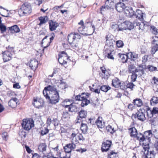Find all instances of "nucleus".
Segmentation results:
<instances>
[{"label": "nucleus", "instance_id": "5fc2aeb1", "mask_svg": "<svg viewBox=\"0 0 158 158\" xmlns=\"http://www.w3.org/2000/svg\"><path fill=\"white\" fill-rule=\"evenodd\" d=\"M153 116L158 114V108L156 107H154L152 110Z\"/></svg>", "mask_w": 158, "mask_h": 158}, {"label": "nucleus", "instance_id": "603ef678", "mask_svg": "<svg viewBox=\"0 0 158 158\" xmlns=\"http://www.w3.org/2000/svg\"><path fill=\"white\" fill-rule=\"evenodd\" d=\"M0 30L2 33L5 32L6 30V27L2 24H0Z\"/></svg>", "mask_w": 158, "mask_h": 158}, {"label": "nucleus", "instance_id": "69168bd1", "mask_svg": "<svg viewBox=\"0 0 158 158\" xmlns=\"http://www.w3.org/2000/svg\"><path fill=\"white\" fill-rule=\"evenodd\" d=\"M112 128V127L111 126L109 125L106 127V129L108 132H110V133L111 131H112V130H111Z\"/></svg>", "mask_w": 158, "mask_h": 158}, {"label": "nucleus", "instance_id": "f03ea898", "mask_svg": "<svg viewBox=\"0 0 158 158\" xmlns=\"http://www.w3.org/2000/svg\"><path fill=\"white\" fill-rule=\"evenodd\" d=\"M130 135L131 137L136 138L140 142L146 141L149 142L150 138L152 136V130H150L145 131L143 134L141 133H138L137 130L135 127H132L129 129Z\"/></svg>", "mask_w": 158, "mask_h": 158}, {"label": "nucleus", "instance_id": "f8f14e48", "mask_svg": "<svg viewBox=\"0 0 158 158\" xmlns=\"http://www.w3.org/2000/svg\"><path fill=\"white\" fill-rule=\"evenodd\" d=\"M80 36L78 34L71 33L68 36V40L69 43L71 44L76 39H80Z\"/></svg>", "mask_w": 158, "mask_h": 158}, {"label": "nucleus", "instance_id": "864d4df0", "mask_svg": "<svg viewBox=\"0 0 158 158\" xmlns=\"http://www.w3.org/2000/svg\"><path fill=\"white\" fill-rule=\"evenodd\" d=\"M78 134H76L74 133H73L71 135V137L72 139V141H75L77 140V136Z\"/></svg>", "mask_w": 158, "mask_h": 158}, {"label": "nucleus", "instance_id": "aec40b11", "mask_svg": "<svg viewBox=\"0 0 158 158\" xmlns=\"http://www.w3.org/2000/svg\"><path fill=\"white\" fill-rule=\"evenodd\" d=\"M95 123L98 128H102L105 126V122H102V118L101 117H98Z\"/></svg>", "mask_w": 158, "mask_h": 158}, {"label": "nucleus", "instance_id": "3c124183", "mask_svg": "<svg viewBox=\"0 0 158 158\" xmlns=\"http://www.w3.org/2000/svg\"><path fill=\"white\" fill-rule=\"evenodd\" d=\"M2 136L3 139L6 141L7 139L8 138V133L6 132H4L2 134Z\"/></svg>", "mask_w": 158, "mask_h": 158}, {"label": "nucleus", "instance_id": "2eb2a0df", "mask_svg": "<svg viewBox=\"0 0 158 158\" xmlns=\"http://www.w3.org/2000/svg\"><path fill=\"white\" fill-rule=\"evenodd\" d=\"M87 115V113L86 111L84 110H81L78 113L79 117H77L76 123H80L81 122V119L85 118Z\"/></svg>", "mask_w": 158, "mask_h": 158}, {"label": "nucleus", "instance_id": "0eeeda50", "mask_svg": "<svg viewBox=\"0 0 158 158\" xmlns=\"http://www.w3.org/2000/svg\"><path fill=\"white\" fill-rule=\"evenodd\" d=\"M145 111L139 109L137 111L135 114H133L131 118L134 120V119L137 118L138 120L142 122L144 121L146 119L145 116Z\"/></svg>", "mask_w": 158, "mask_h": 158}, {"label": "nucleus", "instance_id": "0e129e2a", "mask_svg": "<svg viewBox=\"0 0 158 158\" xmlns=\"http://www.w3.org/2000/svg\"><path fill=\"white\" fill-rule=\"evenodd\" d=\"M13 87L14 88L19 89L20 88V86L19 85V83H16L13 84Z\"/></svg>", "mask_w": 158, "mask_h": 158}, {"label": "nucleus", "instance_id": "ea45409f", "mask_svg": "<svg viewBox=\"0 0 158 158\" xmlns=\"http://www.w3.org/2000/svg\"><path fill=\"white\" fill-rule=\"evenodd\" d=\"M110 25V27L114 31L116 30L118 31V28L119 27V26L118 25L114 23H111Z\"/></svg>", "mask_w": 158, "mask_h": 158}, {"label": "nucleus", "instance_id": "f704fd0d", "mask_svg": "<svg viewBox=\"0 0 158 158\" xmlns=\"http://www.w3.org/2000/svg\"><path fill=\"white\" fill-rule=\"evenodd\" d=\"M58 56L62 58H63L67 60L69 58L67 53L64 51L60 52L58 54Z\"/></svg>", "mask_w": 158, "mask_h": 158}, {"label": "nucleus", "instance_id": "a19ab883", "mask_svg": "<svg viewBox=\"0 0 158 158\" xmlns=\"http://www.w3.org/2000/svg\"><path fill=\"white\" fill-rule=\"evenodd\" d=\"M110 89V87L106 85H102L100 87V89L102 91L106 92Z\"/></svg>", "mask_w": 158, "mask_h": 158}, {"label": "nucleus", "instance_id": "bf43d9fd", "mask_svg": "<svg viewBox=\"0 0 158 158\" xmlns=\"http://www.w3.org/2000/svg\"><path fill=\"white\" fill-rule=\"evenodd\" d=\"M134 86L135 85L133 83H129L127 85V88H129L132 89Z\"/></svg>", "mask_w": 158, "mask_h": 158}, {"label": "nucleus", "instance_id": "8fccbe9b", "mask_svg": "<svg viewBox=\"0 0 158 158\" xmlns=\"http://www.w3.org/2000/svg\"><path fill=\"white\" fill-rule=\"evenodd\" d=\"M116 46L118 48L122 47L124 45V44L123 42L121 40L117 41L116 42Z\"/></svg>", "mask_w": 158, "mask_h": 158}, {"label": "nucleus", "instance_id": "dca6fc26", "mask_svg": "<svg viewBox=\"0 0 158 158\" xmlns=\"http://www.w3.org/2000/svg\"><path fill=\"white\" fill-rule=\"evenodd\" d=\"M124 12L127 16L134 17L135 12L131 8L127 6L124 9Z\"/></svg>", "mask_w": 158, "mask_h": 158}, {"label": "nucleus", "instance_id": "09e8293b", "mask_svg": "<svg viewBox=\"0 0 158 158\" xmlns=\"http://www.w3.org/2000/svg\"><path fill=\"white\" fill-rule=\"evenodd\" d=\"M116 155V153L112 151L108 154V157L109 158H115Z\"/></svg>", "mask_w": 158, "mask_h": 158}, {"label": "nucleus", "instance_id": "cd10ccee", "mask_svg": "<svg viewBox=\"0 0 158 158\" xmlns=\"http://www.w3.org/2000/svg\"><path fill=\"white\" fill-rule=\"evenodd\" d=\"M120 81L119 79L116 78L112 80V85L115 88H118L120 86Z\"/></svg>", "mask_w": 158, "mask_h": 158}, {"label": "nucleus", "instance_id": "79ce46f5", "mask_svg": "<svg viewBox=\"0 0 158 158\" xmlns=\"http://www.w3.org/2000/svg\"><path fill=\"white\" fill-rule=\"evenodd\" d=\"M146 112L147 116L148 117L151 118L153 116L152 110L149 108H147Z\"/></svg>", "mask_w": 158, "mask_h": 158}, {"label": "nucleus", "instance_id": "7c9ffc66", "mask_svg": "<svg viewBox=\"0 0 158 158\" xmlns=\"http://www.w3.org/2000/svg\"><path fill=\"white\" fill-rule=\"evenodd\" d=\"M100 69L102 71V78H106L108 77V73L107 71H106V68L104 67H101Z\"/></svg>", "mask_w": 158, "mask_h": 158}, {"label": "nucleus", "instance_id": "774afa93", "mask_svg": "<svg viewBox=\"0 0 158 158\" xmlns=\"http://www.w3.org/2000/svg\"><path fill=\"white\" fill-rule=\"evenodd\" d=\"M154 146L158 152V141L155 143L154 144Z\"/></svg>", "mask_w": 158, "mask_h": 158}, {"label": "nucleus", "instance_id": "e433bc0d", "mask_svg": "<svg viewBox=\"0 0 158 158\" xmlns=\"http://www.w3.org/2000/svg\"><path fill=\"white\" fill-rule=\"evenodd\" d=\"M150 103L152 105L158 103V98L154 96L150 100Z\"/></svg>", "mask_w": 158, "mask_h": 158}, {"label": "nucleus", "instance_id": "7ed1b4c3", "mask_svg": "<svg viewBox=\"0 0 158 158\" xmlns=\"http://www.w3.org/2000/svg\"><path fill=\"white\" fill-rule=\"evenodd\" d=\"M32 12L31 4L28 2L24 3L19 10L18 13L20 16H27Z\"/></svg>", "mask_w": 158, "mask_h": 158}, {"label": "nucleus", "instance_id": "a211bd4d", "mask_svg": "<svg viewBox=\"0 0 158 158\" xmlns=\"http://www.w3.org/2000/svg\"><path fill=\"white\" fill-rule=\"evenodd\" d=\"M125 5L123 3L119 2L115 5V8L118 12H121L124 11L125 8H126Z\"/></svg>", "mask_w": 158, "mask_h": 158}, {"label": "nucleus", "instance_id": "2f4dec72", "mask_svg": "<svg viewBox=\"0 0 158 158\" xmlns=\"http://www.w3.org/2000/svg\"><path fill=\"white\" fill-rule=\"evenodd\" d=\"M46 145L45 143H41L38 146V149L40 152H43L46 149Z\"/></svg>", "mask_w": 158, "mask_h": 158}, {"label": "nucleus", "instance_id": "c03bdc74", "mask_svg": "<svg viewBox=\"0 0 158 158\" xmlns=\"http://www.w3.org/2000/svg\"><path fill=\"white\" fill-rule=\"evenodd\" d=\"M67 60L64 59L63 58L60 57H59L58 59V61L59 63L61 64H66L67 61L66 60Z\"/></svg>", "mask_w": 158, "mask_h": 158}, {"label": "nucleus", "instance_id": "423d86ee", "mask_svg": "<svg viewBox=\"0 0 158 158\" xmlns=\"http://www.w3.org/2000/svg\"><path fill=\"white\" fill-rule=\"evenodd\" d=\"M34 122L31 118L28 119H24L23 120L21 125L23 129L27 131H29L34 127Z\"/></svg>", "mask_w": 158, "mask_h": 158}, {"label": "nucleus", "instance_id": "473e14b6", "mask_svg": "<svg viewBox=\"0 0 158 158\" xmlns=\"http://www.w3.org/2000/svg\"><path fill=\"white\" fill-rule=\"evenodd\" d=\"M133 103L134 105H136L138 107H140L143 105L142 102L140 99H134Z\"/></svg>", "mask_w": 158, "mask_h": 158}, {"label": "nucleus", "instance_id": "338daca9", "mask_svg": "<svg viewBox=\"0 0 158 158\" xmlns=\"http://www.w3.org/2000/svg\"><path fill=\"white\" fill-rule=\"evenodd\" d=\"M86 151V149L81 148L80 149H77L76 150L77 151L81 153L83 152H85Z\"/></svg>", "mask_w": 158, "mask_h": 158}, {"label": "nucleus", "instance_id": "6e6552de", "mask_svg": "<svg viewBox=\"0 0 158 158\" xmlns=\"http://www.w3.org/2000/svg\"><path fill=\"white\" fill-rule=\"evenodd\" d=\"M115 5L114 0H107L106 1L105 6L101 8V11H105L107 10L113 8Z\"/></svg>", "mask_w": 158, "mask_h": 158}, {"label": "nucleus", "instance_id": "49530a36", "mask_svg": "<svg viewBox=\"0 0 158 158\" xmlns=\"http://www.w3.org/2000/svg\"><path fill=\"white\" fill-rule=\"evenodd\" d=\"M120 86H119V87L121 89L123 90L127 89V85H126V83L124 82L120 81Z\"/></svg>", "mask_w": 158, "mask_h": 158}, {"label": "nucleus", "instance_id": "b1692460", "mask_svg": "<svg viewBox=\"0 0 158 158\" xmlns=\"http://www.w3.org/2000/svg\"><path fill=\"white\" fill-rule=\"evenodd\" d=\"M118 55L120 59L119 60H120L122 63H125L127 62L128 57V53L127 54L119 53Z\"/></svg>", "mask_w": 158, "mask_h": 158}, {"label": "nucleus", "instance_id": "4be33fe9", "mask_svg": "<svg viewBox=\"0 0 158 158\" xmlns=\"http://www.w3.org/2000/svg\"><path fill=\"white\" fill-rule=\"evenodd\" d=\"M49 29L51 31H53L55 30L58 26L57 23L54 22L52 20H50L49 21Z\"/></svg>", "mask_w": 158, "mask_h": 158}, {"label": "nucleus", "instance_id": "20e7f679", "mask_svg": "<svg viewBox=\"0 0 158 158\" xmlns=\"http://www.w3.org/2000/svg\"><path fill=\"white\" fill-rule=\"evenodd\" d=\"M113 36L108 35L106 37V44L105 47L106 50H109L110 51H113V44L115 43V41L113 39Z\"/></svg>", "mask_w": 158, "mask_h": 158}, {"label": "nucleus", "instance_id": "39448f33", "mask_svg": "<svg viewBox=\"0 0 158 158\" xmlns=\"http://www.w3.org/2000/svg\"><path fill=\"white\" fill-rule=\"evenodd\" d=\"M7 50L3 53V59L4 62H7L12 59V53L14 52V48L8 46L6 48Z\"/></svg>", "mask_w": 158, "mask_h": 158}, {"label": "nucleus", "instance_id": "13d9d810", "mask_svg": "<svg viewBox=\"0 0 158 158\" xmlns=\"http://www.w3.org/2000/svg\"><path fill=\"white\" fill-rule=\"evenodd\" d=\"M69 116L70 115L68 112L65 111L63 112L62 114V117L63 118H69Z\"/></svg>", "mask_w": 158, "mask_h": 158}, {"label": "nucleus", "instance_id": "a878e982", "mask_svg": "<svg viewBox=\"0 0 158 158\" xmlns=\"http://www.w3.org/2000/svg\"><path fill=\"white\" fill-rule=\"evenodd\" d=\"M128 56H130V59L133 61L136 60L138 58V54L134 52H130L128 53Z\"/></svg>", "mask_w": 158, "mask_h": 158}, {"label": "nucleus", "instance_id": "6e6d98bb", "mask_svg": "<svg viewBox=\"0 0 158 158\" xmlns=\"http://www.w3.org/2000/svg\"><path fill=\"white\" fill-rule=\"evenodd\" d=\"M137 75L135 73H132L131 76V79L132 81H135L136 79Z\"/></svg>", "mask_w": 158, "mask_h": 158}, {"label": "nucleus", "instance_id": "1a4fd4ad", "mask_svg": "<svg viewBox=\"0 0 158 158\" xmlns=\"http://www.w3.org/2000/svg\"><path fill=\"white\" fill-rule=\"evenodd\" d=\"M147 144L145 145L144 149H145L144 154L145 158H155V153L154 151H149V149L148 147L149 142H148Z\"/></svg>", "mask_w": 158, "mask_h": 158}, {"label": "nucleus", "instance_id": "c85d7f7f", "mask_svg": "<svg viewBox=\"0 0 158 158\" xmlns=\"http://www.w3.org/2000/svg\"><path fill=\"white\" fill-rule=\"evenodd\" d=\"M33 105L36 108H39L42 106V104L41 101L40 100L34 98V102L32 103Z\"/></svg>", "mask_w": 158, "mask_h": 158}, {"label": "nucleus", "instance_id": "f257e3e1", "mask_svg": "<svg viewBox=\"0 0 158 158\" xmlns=\"http://www.w3.org/2000/svg\"><path fill=\"white\" fill-rule=\"evenodd\" d=\"M43 93L46 99L51 104H55L59 102V95L56 88L51 85L45 87Z\"/></svg>", "mask_w": 158, "mask_h": 158}, {"label": "nucleus", "instance_id": "a18cd8bd", "mask_svg": "<svg viewBox=\"0 0 158 158\" xmlns=\"http://www.w3.org/2000/svg\"><path fill=\"white\" fill-rule=\"evenodd\" d=\"M49 132V130L47 127H44V129L41 130L40 134L43 136L47 134Z\"/></svg>", "mask_w": 158, "mask_h": 158}, {"label": "nucleus", "instance_id": "052dcab7", "mask_svg": "<svg viewBox=\"0 0 158 158\" xmlns=\"http://www.w3.org/2000/svg\"><path fill=\"white\" fill-rule=\"evenodd\" d=\"M148 56L147 55H145L143 56L142 58V61L143 62L145 63L147 61Z\"/></svg>", "mask_w": 158, "mask_h": 158}, {"label": "nucleus", "instance_id": "f3484780", "mask_svg": "<svg viewBox=\"0 0 158 158\" xmlns=\"http://www.w3.org/2000/svg\"><path fill=\"white\" fill-rule=\"evenodd\" d=\"M145 14L142 12V11L139 9L136 10V12L135 13L134 17L137 19H138L140 21H143V17L144 15Z\"/></svg>", "mask_w": 158, "mask_h": 158}, {"label": "nucleus", "instance_id": "680f3d73", "mask_svg": "<svg viewBox=\"0 0 158 158\" xmlns=\"http://www.w3.org/2000/svg\"><path fill=\"white\" fill-rule=\"evenodd\" d=\"M135 68V66L132 65H131L129 66L128 69L130 71V72H133L134 71L132 70L133 69H134Z\"/></svg>", "mask_w": 158, "mask_h": 158}, {"label": "nucleus", "instance_id": "bb28decb", "mask_svg": "<svg viewBox=\"0 0 158 158\" xmlns=\"http://www.w3.org/2000/svg\"><path fill=\"white\" fill-rule=\"evenodd\" d=\"M38 61L36 60L31 61L29 67L33 70H35L38 67Z\"/></svg>", "mask_w": 158, "mask_h": 158}, {"label": "nucleus", "instance_id": "4468645a", "mask_svg": "<svg viewBox=\"0 0 158 158\" xmlns=\"http://www.w3.org/2000/svg\"><path fill=\"white\" fill-rule=\"evenodd\" d=\"M55 36L54 35H52L51 37L50 38V41H48V40L47 39L48 36H46L42 40V42H41V45L42 46H43L44 45H43V44L44 43V45H46V43H47V44L44 47V48H46L48 47L50 45V44L52 42V40H53Z\"/></svg>", "mask_w": 158, "mask_h": 158}, {"label": "nucleus", "instance_id": "9d476101", "mask_svg": "<svg viewBox=\"0 0 158 158\" xmlns=\"http://www.w3.org/2000/svg\"><path fill=\"white\" fill-rule=\"evenodd\" d=\"M83 96H84V94H79L76 96L75 97V99L76 100L81 101V106L82 107L87 106L90 103V101L85 98Z\"/></svg>", "mask_w": 158, "mask_h": 158}, {"label": "nucleus", "instance_id": "412c9836", "mask_svg": "<svg viewBox=\"0 0 158 158\" xmlns=\"http://www.w3.org/2000/svg\"><path fill=\"white\" fill-rule=\"evenodd\" d=\"M18 99L16 98L11 99L8 102L9 106L12 108H15L17 106Z\"/></svg>", "mask_w": 158, "mask_h": 158}, {"label": "nucleus", "instance_id": "58836bf2", "mask_svg": "<svg viewBox=\"0 0 158 158\" xmlns=\"http://www.w3.org/2000/svg\"><path fill=\"white\" fill-rule=\"evenodd\" d=\"M76 146V145L74 143H71L67 144L65 146V148H69L71 150H72L75 148Z\"/></svg>", "mask_w": 158, "mask_h": 158}, {"label": "nucleus", "instance_id": "4d7b16f0", "mask_svg": "<svg viewBox=\"0 0 158 158\" xmlns=\"http://www.w3.org/2000/svg\"><path fill=\"white\" fill-rule=\"evenodd\" d=\"M148 68L149 71H151L156 70L157 69L156 67H154L152 65H148Z\"/></svg>", "mask_w": 158, "mask_h": 158}, {"label": "nucleus", "instance_id": "9b49d317", "mask_svg": "<svg viewBox=\"0 0 158 158\" xmlns=\"http://www.w3.org/2000/svg\"><path fill=\"white\" fill-rule=\"evenodd\" d=\"M112 144L111 141L106 140L104 141L102 144L101 149L102 152H107L110 149Z\"/></svg>", "mask_w": 158, "mask_h": 158}, {"label": "nucleus", "instance_id": "de8ad7c7", "mask_svg": "<svg viewBox=\"0 0 158 158\" xmlns=\"http://www.w3.org/2000/svg\"><path fill=\"white\" fill-rule=\"evenodd\" d=\"M151 29L152 30V33L155 35H157L158 33L157 29L155 26H152L150 27Z\"/></svg>", "mask_w": 158, "mask_h": 158}, {"label": "nucleus", "instance_id": "4c0bfd02", "mask_svg": "<svg viewBox=\"0 0 158 158\" xmlns=\"http://www.w3.org/2000/svg\"><path fill=\"white\" fill-rule=\"evenodd\" d=\"M76 141L75 142H79V141H83L85 140V138L83 137L82 134H79L77 135V136Z\"/></svg>", "mask_w": 158, "mask_h": 158}, {"label": "nucleus", "instance_id": "37998d69", "mask_svg": "<svg viewBox=\"0 0 158 158\" xmlns=\"http://www.w3.org/2000/svg\"><path fill=\"white\" fill-rule=\"evenodd\" d=\"M45 17H40L39 18V19L40 21L39 24V25H41L46 22L47 21L45 19Z\"/></svg>", "mask_w": 158, "mask_h": 158}, {"label": "nucleus", "instance_id": "6ab92c4d", "mask_svg": "<svg viewBox=\"0 0 158 158\" xmlns=\"http://www.w3.org/2000/svg\"><path fill=\"white\" fill-rule=\"evenodd\" d=\"M64 107L66 108L69 107V111L71 112H76L77 111V107L75 105L72 104H69L64 105Z\"/></svg>", "mask_w": 158, "mask_h": 158}, {"label": "nucleus", "instance_id": "393cba45", "mask_svg": "<svg viewBox=\"0 0 158 158\" xmlns=\"http://www.w3.org/2000/svg\"><path fill=\"white\" fill-rule=\"evenodd\" d=\"M9 30L11 33H18L20 31V30L17 25H15L11 27H8Z\"/></svg>", "mask_w": 158, "mask_h": 158}, {"label": "nucleus", "instance_id": "c9c22d12", "mask_svg": "<svg viewBox=\"0 0 158 158\" xmlns=\"http://www.w3.org/2000/svg\"><path fill=\"white\" fill-rule=\"evenodd\" d=\"M113 52V51H110L109 50H105V53L108 58L112 60L114 59V57L112 54V52Z\"/></svg>", "mask_w": 158, "mask_h": 158}, {"label": "nucleus", "instance_id": "ddd939ff", "mask_svg": "<svg viewBox=\"0 0 158 158\" xmlns=\"http://www.w3.org/2000/svg\"><path fill=\"white\" fill-rule=\"evenodd\" d=\"M153 44H155L151 48V52L153 55L158 50V37L156 36L153 40Z\"/></svg>", "mask_w": 158, "mask_h": 158}, {"label": "nucleus", "instance_id": "e2e57ef3", "mask_svg": "<svg viewBox=\"0 0 158 158\" xmlns=\"http://www.w3.org/2000/svg\"><path fill=\"white\" fill-rule=\"evenodd\" d=\"M85 28V26H81V27H80L78 28V31L79 32L81 33L83 31L84 29Z\"/></svg>", "mask_w": 158, "mask_h": 158}, {"label": "nucleus", "instance_id": "c756f323", "mask_svg": "<svg viewBox=\"0 0 158 158\" xmlns=\"http://www.w3.org/2000/svg\"><path fill=\"white\" fill-rule=\"evenodd\" d=\"M134 24H135V27H138V28L139 30H143L144 29V27L145 24L143 23H141L138 22L137 20H135L134 21Z\"/></svg>", "mask_w": 158, "mask_h": 158}, {"label": "nucleus", "instance_id": "5701e85b", "mask_svg": "<svg viewBox=\"0 0 158 158\" xmlns=\"http://www.w3.org/2000/svg\"><path fill=\"white\" fill-rule=\"evenodd\" d=\"M123 24L126 26L125 27L126 28L125 29H127L130 30L133 29L135 26V24H134V22L133 23L128 21H125L123 23Z\"/></svg>", "mask_w": 158, "mask_h": 158}, {"label": "nucleus", "instance_id": "72a5a7b5", "mask_svg": "<svg viewBox=\"0 0 158 158\" xmlns=\"http://www.w3.org/2000/svg\"><path fill=\"white\" fill-rule=\"evenodd\" d=\"M81 129L82 132L85 134L88 130V127L86 124L82 123L81 127Z\"/></svg>", "mask_w": 158, "mask_h": 158}]
</instances>
